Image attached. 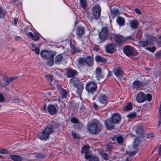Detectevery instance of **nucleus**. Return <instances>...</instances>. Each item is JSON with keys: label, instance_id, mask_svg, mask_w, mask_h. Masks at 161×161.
<instances>
[{"label": "nucleus", "instance_id": "16", "mask_svg": "<svg viewBox=\"0 0 161 161\" xmlns=\"http://www.w3.org/2000/svg\"><path fill=\"white\" fill-rule=\"evenodd\" d=\"M47 110L48 113L52 115L55 114L57 112V109L56 107L52 104L48 105Z\"/></svg>", "mask_w": 161, "mask_h": 161}, {"label": "nucleus", "instance_id": "25", "mask_svg": "<svg viewBox=\"0 0 161 161\" xmlns=\"http://www.w3.org/2000/svg\"><path fill=\"white\" fill-rule=\"evenodd\" d=\"M96 61L98 62H101L105 63L107 62V60L105 58L100 56H97L95 58Z\"/></svg>", "mask_w": 161, "mask_h": 161}, {"label": "nucleus", "instance_id": "11", "mask_svg": "<svg viewBox=\"0 0 161 161\" xmlns=\"http://www.w3.org/2000/svg\"><path fill=\"white\" fill-rule=\"evenodd\" d=\"M136 99L137 102L143 103L146 100V95L144 93L140 92L137 94Z\"/></svg>", "mask_w": 161, "mask_h": 161}, {"label": "nucleus", "instance_id": "52", "mask_svg": "<svg viewBox=\"0 0 161 161\" xmlns=\"http://www.w3.org/2000/svg\"><path fill=\"white\" fill-rule=\"evenodd\" d=\"M154 134L153 133H150L147 135L148 138L149 139H152L154 136Z\"/></svg>", "mask_w": 161, "mask_h": 161}, {"label": "nucleus", "instance_id": "36", "mask_svg": "<svg viewBox=\"0 0 161 161\" xmlns=\"http://www.w3.org/2000/svg\"><path fill=\"white\" fill-rule=\"evenodd\" d=\"M88 159H89V161H99V158L97 156L92 155Z\"/></svg>", "mask_w": 161, "mask_h": 161}, {"label": "nucleus", "instance_id": "44", "mask_svg": "<svg viewBox=\"0 0 161 161\" xmlns=\"http://www.w3.org/2000/svg\"><path fill=\"white\" fill-rule=\"evenodd\" d=\"M72 134L73 137L75 138H77L79 137V134L75 131H72Z\"/></svg>", "mask_w": 161, "mask_h": 161}, {"label": "nucleus", "instance_id": "24", "mask_svg": "<svg viewBox=\"0 0 161 161\" xmlns=\"http://www.w3.org/2000/svg\"><path fill=\"white\" fill-rule=\"evenodd\" d=\"M85 32L84 28L81 26H79L76 29V34L78 36L81 35Z\"/></svg>", "mask_w": 161, "mask_h": 161}, {"label": "nucleus", "instance_id": "38", "mask_svg": "<svg viewBox=\"0 0 161 161\" xmlns=\"http://www.w3.org/2000/svg\"><path fill=\"white\" fill-rule=\"evenodd\" d=\"M136 116V114L135 112H132L127 115V117L129 118H132L135 117Z\"/></svg>", "mask_w": 161, "mask_h": 161}, {"label": "nucleus", "instance_id": "12", "mask_svg": "<svg viewBox=\"0 0 161 161\" xmlns=\"http://www.w3.org/2000/svg\"><path fill=\"white\" fill-rule=\"evenodd\" d=\"M89 146L85 145L81 149V153H85V157L86 159H88L91 156V154L89 150Z\"/></svg>", "mask_w": 161, "mask_h": 161}, {"label": "nucleus", "instance_id": "4", "mask_svg": "<svg viewBox=\"0 0 161 161\" xmlns=\"http://www.w3.org/2000/svg\"><path fill=\"white\" fill-rule=\"evenodd\" d=\"M100 92L97 97V99L101 104L105 106L108 103V93L107 91L104 89L102 90Z\"/></svg>", "mask_w": 161, "mask_h": 161}, {"label": "nucleus", "instance_id": "46", "mask_svg": "<svg viewBox=\"0 0 161 161\" xmlns=\"http://www.w3.org/2000/svg\"><path fill=\"white\" fill-rule=\"evenodd\" d=\"M71 122L74 124H76L78 123V120L75 118H73L71 119Z\"/></svg>", "mask_w": 161, "mask_h": 161}, {"label": "nucleus", "instance_id": "37", "mask_svg": "<svg viewBox=\"0 0 161 161\" xmlns=\"http://www.w3.org/2000/svg\"><path fill=\"white\" fill-rule=\"evenodd\" d=\"M132 109V104L130 103H129L125 106V110L127 111H129L131 110Z\"/></svg>", "mask_w": 161, "mask_h": 161}, {"label": "nucleus", "instance_id": "35", "mask_svg": "<svg viewBox=\"0 0 161 161\" xmlns=\"http://www.w3.org/2000/svg\"><path fill=\"white\" fill-rule=\"evenodd\" d=\"M53 57L52 56L49 58L47 62V65L49 66H52L53 64Z\"/></svg>", "mask_w": 161, "mask_h": 161}, {"label": "nucleus", "instance_id": "53", "mask_svg": "<svg viewBox=\"0 0 161 161\" xmlns=\"http://www.w3.org/2000/svg\"><path fill=\"white\" fill-rule=\"evenodd\" d=\"M34 51L36 54H39L40 52V49L39 48H36L34 49Z\"/></svg>", "mask_w": 161, "mask_h": 161}, {"label": "nucleus", "instance_id": "27", "mask_svg": "<svg viewBox=\"0 0 161 161\" xmlns=\"http://www.w3.org/2000/svg\"><path fill=\"white\" fill-rule=\"evenodd\" d=\"M10 158L14 161H21L22 158L19 155L13 154L10 156Z\"/></svg>", "mask_w": 161, "mask_h": 161}, {"label": "nucleus", "instance_id": "15", "mask_svg": "<svg viewBox=\"0 0 161 161\" xmlns=\"http://www.w3.org/2000/svg\"><path fill=\"white\" fill-rule=\"evenodd\" d=\"M77 74V71L72 68H69L66 70V75L68 78L73 77Z\"/></svg>", "mask_w": 161, "mask_h": 161}, {"label": "nucleus", "instance_id": "43", "mask_svg": "<svg viewBox=\"0 0 161 161\" xmlns=\"http://www.w3.org/2000/svg\"><path fill=\"white\" fill-rule=\"evenodd\" d=\"M111 12L112 14L114 15H116L118 14L119 11L117 9H113L111 10Z\"/></svg>", "mask_w": 161, "mask_h": 161}, {"label": "nucleus", "instance_id": "41", "mask_svg": "<svg viewBox=\"0 0 161 161\" xmlns=\"http://www.w3.org/2000/svg\"><path fill=\"white\" fill-rule=\"evenodd\" d=\"M45 76L50 82H52L53 80L52 76L50 75H45Z\"/></svg>", "mask_w": 161, "mask_h": 161}, {"label": "nucleus", "instance_id": "47", "mask_svg": "<svg viewBox=\"0 0 161 161\" xmlns=\"http://www.w3.org/2000/svg\"><path fill=\"white\" fill-rule=\"evenodd\" d=\"M152 98V96L150 94H148L147 95H146V100H147L148 101H151Z\"/></svg>", "mask_w": 161, "mask_h": 161}, {"label": "nucleus", "instance_id": "63", "mask_svg": "<svg viewBox=\"0 0 161 161\" xmlns=\"http://www.w3.org/2000/svg\"><path fill=\"white\" fill-rule=\"evenodd\" d=\"M159 112L160 116L161 117V104L160 105L159 108Z\"/></svg>", "mask_w": 161, "mask_h": 161}, {"label": "nucleus", "instance_id": "10", "mask_svg": "<svg viewBox=\"0 0 161 161\" xmlns=\"http://www.w3.org/2000/svg\"><path fill=\"white\" fill-rule=\"evenodd\" d=\"M40 54L42 57L46 59H48L50 57L54 56L52 51L47 50L41 51Z\"/></svg>", "mask_w": 161, "mask_h": 161}, {"label": "nucleus", "instance_id": "45", "mask_svg": "<svg viewBox=\"0 0 161 161\" xmlns=\"http://www.w3.org/2000/svg\"><path fill=\"white\" fill-rule=\"evenodd\" d=\"M79 62L80 64H84L86 63L85 58H80L79 60Z\"/></svg>", "mask_w": 161, "mask_h": 161}, {"label": "nucleus", "instance_id": "6", "mask_svg": "<svg viewBox=\"0 0 161 161\" xmlns=\"http://www.w3.org/2000/svg\"><path fill=\"white\" fill-rule=\"evenodd\" d=\"M124 53L127 56H136L137 53L136 50L132 47L129 45L125 46L123 49Z\"/></svg>", "mask_w": 161, "mask_h": 161}, {"label": "nucleus", "instance_id": "18", "mask_svg": "<svg viewBox=\"0 0 161 161\" xmlns=\"http://www.w3.org/2000/svg\"><path fill=\"white\" fill-rule=\"evenodd\" d=\"M104 122L107 129H111L114 128V123L110 119H107Z\"/></svg>", "mask_w": 161, "mask_h": 161}, {"label": "nucleus", "instance_id": "32", "mask_svg": "<svg viewBox=\"0 0 161 161\" xmlns=\"http://www.w3.org/2000/svg\"><path fill=\"white\" fill-rule=\"evenodd\" d=\"M16 77V76H13L8 78L6 80L5 83H4L3 85L4 86L7 85L11 81L14 80Z\"/></svg>", "mask_w": 161, "mask_h": 161}, {"label": "nucleus", "instance_id": "20", "mask_svg": "<svg viewBox=\"0 0 161 161\" xmlns=\"http://www.w3.org/2000/svg\"><path fill=\"white\" fill-rule=\"evenodd\" d=\"M86 63L89 67L92 66L93 64V59L91 56H87L85 58Z\"/></svg>", "mask_w": 161, "mask_h": 161}, {"label": "nucleus", "instance_id": "9", "mask_svg": "<svg viewBox=\"0 0 161 161\" xmlns=\"http://www.w3.org/2000/svg\"><path fill=\"white\" fill-rule=\"evenodd\" d=\"M140 143V142L138 139H134L133 143V148L135 150L133 151H130L129 152L127 151V152L131 155L135 154L137 151V148L139 146Z\"/></svg>", "mask_w": 161, "mask_h": 161}, {"label": "nucleus", "instance_id": "60", "mask_svg": "<svg viewBox=\"0 0 161 161\" xmlns=\"http://www.w3.org/2000/svg\"><path fill=\"white\" fill-rule=\"evenodd\" d=\"M18 21V19L17 18H15L14 19V23L15 26H16V24H17V22Z\"/></svg>", "mask_w": 161, "mask_h": 161}, {"label": "nucleus", "instance_id": "64", "mask_svg": "<svg viewBox=\"0 0 161 161\" xmlns=\"http://www.w3.org/2000/svg\"><path fill=\"white\" fill-rule=\"evenodd\" d=\"M158 42H159V43H160L161 44V36L158 37Z\"/></svg>", "mask_w": 161, "mask_h": 161}, {"label": "nucleus", "instance_id": "56", "mask_svg": "<svg viewBox=\"0 0 161 161\" xmlns=\"http://www.w3.org/2000/svg\"><path fill=\"white\" fill-rule=\"evenodd\" d=\"M135 11L136 12V13L138 14H141V12L140 11L139 9L137 8H136L135 9Z\"/></svg>", "mask_w": 161, "mask_h": 161}, {"label": "nucleus", "instance_id": "54", "mask_svg": "<svg viewBox=\"0 0 161 161\" xmlns=\"http://www.w3.org/2000/svg\"><path fill=\"white\" fill-rule=\"evenodd\" d=\"M4 100V98L3 94L1 93H0V102H3Z\"/></svg>", "mask_w": 161, "mask_h": 161}, {"label": "nucleus", "instance_id": "23", "mask_svg": "<svg viewBox=\"0 0 161 161\" xmlns=\"http://www.w3.org/2000/svg\"><path fill=\"white\" fill-rule=\"evenodd\" d=\"M28 35L31 36L32 39L34 41H38L40 37L37 33H35L33 34L32 32H30L28 33Z\"/></svg>", "mask_w": 161, "mask_h": 161}, {"label": "nucleus", "instance_id": "8", "mask_svg": "<svg viewBox=\"0 0 161 161\" xmlns=\"http://www.w3.org/2000/svg\"><path fill=\"white\" fill-rule=\"evenodd\" d=\"M101 8L98 5H95L92 8V13L95 18L97 19L100 16Z\"/></svg>", "mask_w": 161, "mask_h": 161}, {"label": "nucleus", "instance_id": "58", "mask_svg": "<svg viewBox=\"0 0 161 161\" xmlns=\"http://www.w3.org/2000/svg\"><path fill=\"white\" fill-rule=\"evenodd\" d=\"M93 106L95 109H98L99 107L95 103H93Z\"/></svg>", "mask_w": 161, "mask_h": 161}, {"label": "nucleus", "instance_id": "7", "mask_svg": "<svg viewBox=\"0 0 161 161\" xmlns=\"http://www.w3.org/2000/svg\"><path fill=\"white\" fill-rule=\"evenodd\" d=\"M109 33L106 27H104L101 31L99 33V37L102 42H104L107 39Z\"/></svg>", "mask_w": 161, "mask_h": 161}, {"label": "nucleus", "instance_id": "29", "mask_svg": "<svg viewBox=\"0 0 161 161\" xmlns=\"http://www.w3.org/2000/svg\"><path fill=\"white\" fill-rule=\"evenodd\" d=\"M80 7L83 9L85 10L87 6V3L86 0H80Z\"/></svg>", "mask_w": 161, "mask_h": 161}, {"label": "nucleus", "instance_id": "19", "mask_svg": "<svg viewBox=\"0 0 161 161\" xmlns=\"http://www.w3.org/2000/svg\"><path fill=\"white\" fill-rule=\"evenodd\" d=\"M95 74L97 80H99L102 78V70L99 68H97L96 69Z\"/></svg>", "mask_w": 161, "mask_h": 161}, {"label": "nucleus", "instance_id": "42", "mask_svg": "<svg viewBox=\"0 0 161 161\" xmlns=\"http://www.w3.org/2000/svg\"><path fill=\"white\" fill-rule=\"evenodd\" d=\"M101 156L102 158L104 159L107 160L108 159V156L107 154L105 153L102 152L100 153Z\"/></svg>", "mask_w": 161, "mask_h": 161}, {"label": "nucleus", "instance_id": "55", "mask_svg": "<svg viewBox=\"0 0 161 161\" xmlns=\"http://www.w3.org/2000/svg\"><path fill=\"white\" fill-rule=\"evenodd\" d=\"M14 39L16 41H19L22 39L20 36H16L14 37Z\"/></svg>", "mask_w": 161, "mask_h": 161}, {"label": "nucleus", "instance_id": "61", "mask_svg": "<svg viewBox=\"0 0 161 161\" xmlns=\"http://www.w3.org/2000/svg\"><path fill=\"white\" fill-rule=\"evenodd\" d=\"M93 49L94 50L97 51L98 50V46H95L94 47Z\"/></svg>", "mask_w": 161, "mask_h": 161}, {"label": "nucleus", "instance_id": "57", "mask_svg": "<svg viewBox=\"0 0 161 161\" xmlns=\"http://www.w3.org/2000/svg\"><path fill=\"white\" fill-rule=\"evenodd\" d=\"M142 128L140 127H138V128H137V129L136 130V132L137 133H140L141 132V130H142Z\"/></svg>", "mask_w": 161, "mask_h": 161}, {"label": "nucleus", "instance_id": "26", "mask_svg": "<svg viewBox=\"0 0 161 161\" xmlns=\"http://www.w3.org/2000/svg\"><path fill=\"white\" fill-rule=\"evenodd\" d=\"M63 57L62 54L57 55L55 58V62L57 64H60Z\"/></svg>", "mask_w": 161, "mask_h": 161}, {"label": "nucleus", "instance_id": "13", "mask_svg": "<svg viewBox=\"0 0 161 161\" xmlns=\"http://www.w3.org/2000/svg\"><path fill=\"white\" fill-rule=\"evenodd\" d=\"M113 38L114 41L118 44H120L125 41V37L119 34H114Z\"/></svg>", "mask_w": 161, "mask_h": 161}, {"label": "nucleus", "instance_id": "14", "mask_svg": "<svg viewBox=\"0 0 161 161\" xmlns=\"http://www.w3.org/2000/svg\"><path fill=\"white\" fill-rule=\"evenodd\" d=\"M105 47L106 52L108 53H114L116 51L114 46L111 44H108L105 46Z\"/></svg>", "mask_w": 161, "mask_h": 161}, {"label": "nucleus", "instance_id": "2", "mask_svg": "<svg viewBox=\"0 0 161 161\" xmlns=\"http://www.w3.org/2000/svg\"><path fill=\"white\" fill-rule=\"evenodd\" d=\"M69 81L77 88L76 92L79 95H80L84 89L83 84L79 79L75 77L70 79Z\"/></svg>", "mask_w": 161, "mask_h": 161}, {"label": "nucleus", "instance_id": "21", "mask_svg": "<svg viewBox=\"0 0 161 161\" xmlns=\"http://www.w3.org/2000/svg\"><path fill=\"white\" fill-rule=\"evenodd\" d=\"M130 25L132 29H136L137 28L139 23L136 19H134L130 21Z\"/></svg>", "mask_w": 161, "mask_h": 161}, {"label": "nucleus", "instance_id": "34", "mask_svg": "<svg viewBox=\"0 0 161 161\" xmlns=\"http://www.w3.org/2000/svg\"><path fill=\"white\" fill-rule=\"evenodd\" d=\"M141 84L140 82L137 80H136L133 83L132 87L134 88L137 89L140 86Z\"/></svg>", "mask_w": 161, "mask_h": 161}, {"label": "nucleus", "instance_id": "17", "mask_svg": "<svg viewBox=\"0 0 161 161\" xmlns=\"http://www.w3.org/2000/svg\"><path fill=\"white\" fill-rule=\"evenodd\" d=\"M112 120L114 124H117L121 120V117L117 113L114 114L111 116Z\"/></svg>", "mask_w": 161, "mask_h": 161}, {"label": "nucleus", "instance_id": "49", "mask_svg": "<svg viewBox=\"0 0 161 161\" xmlns=\"http://www.w3.org/2000/svg\"><path fill=\"white\" fill-rule=\"evenodd\" d=\"M155 56L156 58L161 57V50L157 52L155 55Z\"/></svg>", "mask_w": 161, "mask_h": 161}, {"label": "nucleus", "instance_id": "39", "mask_svg": "<svg viewBox=\"0 0 161 161\" xmlns=\"http://www.w3.org/2000/svg\"><path fill=\"white\" fill-rule=\"evenodd\" d=\"M6 14V11L0 8V18L3 17Z\"/></svg>", "mask_w": 161, "mask_h": 161}, {"label": "nucleus", "instance_id": "62", "mask_svg": "<svg viewBox=\"0 0 161 161\" xmlns=\"http://www.w3.org/2000/svg\"><path fill=\"white\" fill-rule=\"evenodd\" d=\"M161 124V117L160 116V118L158 123V125L159 126Z\"/></svg>", "mask_w": 161, "mask_h": 161}, {"label": "nucleus", "instance_id": "50", "mask_svg": "<svg viewBox=\"0 0 161 161\" xmlns=\"http://www.w3.org/2000/svg\"><path fill=\"white\" fill-rule=\"evenodd\" d=\"M0 153L1 154H6L8 153V151L3 148H0Z\"/></svg>", "mask_w": 161, "mask_h": 161}, {"label": "nucleus", "instance_id": "48", "mask_svg": "<svg viewBox=\"0 0 161 161\" xmlns=\"http://www.w3.org/2000/svg\"><path fill=\"white\" fill-rule=\"evenodd\" d=\"M46 104H45L43 107H42L41 108V111L44 113H47V111L46 110Z\"/></svg>", "mask_w": 161, "mask_h": 161}, {"label": "nucleus", "instance_id": "40", "mask_svg": "<svg viewBox=\"0 0 161 161\" xmlns=\"http://www.w3.org/2000/svg\"><path fill=\"white\" fill-rule=\"evenodd\" d=\"M146 49L153 53L156 50V48L155 47H146Z\"/></svg>", "mask_w": 161, "mask_h": 161}, {"label": "nucleus", "instance_id": "1", "mask_svg": "<svg viewBox=\"0 0 161 161\" xmlns=\"http://www.w3.org/2000/svg\"><path fill=\"white\" fill-rule=\"evenodd\" d=\"M59 124L56 121H50L48 125L42 131L40 132L38 137L42 140L46 141L49 137L50 134L58 128Z\"/></svg>", "mask_w": 161, "mask_h": 161}, {"label": "nucleus", "instance_id": "22", "mask_svg": "<svg viewBox=\"0 0 161 161\" xmlns=\"http://www.w3.org/2000/svg\"><path fill=\"white\" fill-rule=\"evenodd\" d=\"M113 72L114 75L116 76L121 75H123L124 73L121 69L119 67H115Z\"/></svg>", "mask_w": 161, "mask_h": 161}, {"label": "nucleus", "instance_id": "5", "mask_svg": "<svg viewBox=\"0 0 161 161\" xmlns=\"http://www.w3.org/2000/svg\"><path fill=\"white\" fill-rule=\"evenodd\" d=\"M102 129V126L99 124L93 123L89 127L88 130L91 133L96 134L99 133Z\"/></svg>", "mask_w": 161, "mask_h": 161}, {"label": "nucleus", "instance_id": "28", "mask_svg": "<svg viewBox=\"0 0 161 161\" xmlns=\"http://www.w3.org/2000/svg\"><path fill=\"white\" fill-rule=\"evenodd\" d=\"M116 21L120 26H123L125 25V21L123 18L120 17H118L116 20Z\"/></svg>", "mask_w": 161, "mask_h": 161}, {"label": "nucleus", "instance_id": "33", "mask_svg": "<svg viewBox=\"0 0 161 161\" xmlns=\"http://www.w3.org/2000/svg\"><path fill=\"white\" fill-rule=\"evenodd\" d=\"M115 138L117 141L118 143L120 144H122L123 142V138L121 136H119L115 137Z\"/></svg>", "mask_w": 161, "mask_h": 161}, {"label": "nucleus", "instance_id": "31", "mask_svg": "<svg viewBox=\"0 0 161 161\" xmlns=\"http://www.w3.org/2000/svg\"><path fill=\"white\" fill-rule=\"evenodd\" d=\"M140 47H145L148 45L149 44L148 40L141 41L139 42Z\"/></svg>", "mask_w": 161, "mask_h": 161}, {"label": "nucleus", "instance_id": "51", "mask_svg": "<svg viewBox=\"0 0 161 161\" xmlns=\"http://www.w3.org/2000/svg\"><path fill=\"white\" fill-rule=\"evenodd\" d=\"M106 149H108L110 150H113L114 149V148L113 147L111 146V145H107L106 146Z\"/></svg>", "mask_w": 161, "mask_h": 161}, {"label": "nucleus", "instance_id": "59", "mask_svg": "<svg viewBox=\"0 0 161 161\" xmlns=\"http://www.w3.org/2000/svg\"><path fill=\"white\" fill-rule=\"evenodd\" d=\"M125 41L126 40H128L129 39L131 40L133 38L131 37V36H128L125 37Z\"/></svg>", "mask_w": 161, "mask_h": 161}, {"label": "nucleus", "instance_id": "30", "mask_svg": "<svg viewBox=\"0 0 161 161\" xmlns=\"http://www.w3.org/2000/svg\"><path fill=\"white\" fill-rule=\"evenodd\" d=\"M61 95L63 98L67 99L69 97V96L65 89H63L61 93Z\"/></svg>", "mask_w": 161, "mask_h": 161}, {"label": "nucleus", "instance_id": "3", "mask_svg": "<svg viewBox=\"0 0 161 161\" xmlns=\"http://www.w3.org/2000/svg\"><path fill=\"white\" fill-rule=\"evenodd\" d=\"M97 85L95 82L91 81L86 83L85 90L88 94H94L97 91Z\"/></svg>", "mask_w": 161, "mask_h": 161}]
</instances>
